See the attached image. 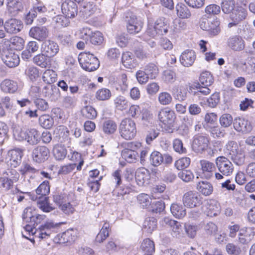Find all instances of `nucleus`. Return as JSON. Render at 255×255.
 <instances>
[{
	"mask_svg": "<svg viewBox=\"0 0 255 255\" xmlns=\"http://www.w3.org/2000/svg\"><path fill=\"white\" fill-rule=\"evenodd\" d=\"M173 99L171 95L167 92H160L158 95V101L162 106H166L170 104Z\"/></svg>",
	"mask_w": 255,
	"mask_h": 255,
	"instance_id": "46",
	"label": "nucleus"
},
{
	"mask_svg": "<svg viewBox=\"0 0 255 255\" xmlns=\"http://www.w3.org/2000/svg\"><path fill=\"white\" fill-rule=\"evenodd\" d=\"M219 123L222 127L227 128L233 124V117L229 114H224L219 118Z\"/></svg>",
	"mask_w": 255,
	"mask_h": 255,
	"instance_id": "48",
	"label": "nucleus"
},
{
	"mask_svg": "<svg viewBox=\"0 0 255 255\" xmlns=\"http://www.w3.org/2000/svg\"><path fill=\"white\" fill-rule=\"evenodd\" d=\"M59 46L57 43L51 40H46L41 45V51L49 57H53L59 51Z\"/></svg>",
	"mask_w": 255,
	"mask_h": 255,
	"instance_id": "16",
	"label": "nucleus"
},
{
	"mask_svg": "<svg viewBox=\"0 0 255 255\" xmlns=\"http://www.w3.org/2000/svg\"><path fill=\"white\" fill-rule=\"evenodd\" d=\"M63 14L68 18L74 17L78 13L77 4L71 0H64L61 4Z\"/></svg>",
	"mask_w": 255,
	"mask_h": 255,
	"instance_id": "15",
	"label": "nucleus"
},
{
	"mask_svg": "<svg viewBox=\"0 0 255 255\" xmlns=\"http://www.w3.org/2000/svg\"><path fill=\"white\" fill-rule=\"evenodd\" d=\"M49 58L44 53H40L33 57V62L41 68H47L51 65V61Z\"/></svg>",
	"mask_w": 255,
	"mask_h": 255,
	"instance_id": "27",
	"label": "nucleus"
},
{
	"mask_svg": "<svg viewBox=\"0 0 255 255\" xmlns=\"http://www.w3.org/2000/svg\"><path fill=\"white\" fill-rule=\"evenodd\" d=\"M49 154V150L45 146H38L33 149L32 152L33 160L38 163L44 162L48 158Z\"/></svg>",
	"mask_w": 255,
	"mask_h": 255,
	"instance_id": "12",
	"label": "nucleus"
},
{
	"mask_svg": "<svg viewBox=\"0 0 255 255\" xmlns=\"http://www.w3.org/2000/svg\"><path fill=\"white\" fill-rule=\"evenodd\" d=\"M78 60L82 68L89 72L96 70L100 66L98 59L89 52L81 53Z\"/></svg>",
	"mask_w": 255,
	"mask_h": 255,
	"instance_id": "2",
	"label": "nucleus"
},
{
	"mask_svg": "<svg viewBox=\"0 0 255 255\" xmlns=\"http://www.w3.org/2000/svg\"><path fill=\"white\" fill-rule=\"evenodd\" d=\"M111 96L112 93L107 88H102L98 90L96 93V98L100 101L108 100Z\"/></svg>",
	"mask_w": 255,
	"mask_h": 255,
	"instance_id": "54",
	"label": "nucleus"
},
{
	"mask_svg": "<svg viewBox=\"0 0 255 255\" xmlns=\"http://www.w3.org/2000/svg\"><path fill=\"white\" fill-rule=\"evenodd\" d=\"M201 197L196 192L189 191L183 196V203L185 206L189 208L197 207L201 203Z\"/></svg>",
	"mask_w": 255,
	"mask_h": 255,
	"instance_id": "8",
	"label": "nucleus"
},
{
	"mask_svg": "<svg viewBox=\"0 0 255 255\" xmlns=\"http://www.w3.org/2000/svg\"><path fill=\"white\" fill-rule=\"evenodd\" d=\"M233 126L236 131L243 133H248L252 130L251 123L248 120L241 117H237L234 120Z\"/></svg>",
	"mask_w": 255,
	"mask_h": 255,
	"instance_id": "14",
	"label": "nucleus"
},
{
	"mask_svg": "<svg viewBox=\"0 0 255 255\" xmlns=\"http://www.w3.org/2000/svg\"><path fill=\"white\" fill-rule=\"evenodd\" d=\"M177 15L182 18H189L191 13L188 8L184 4H178L176 7Z\"/></svg>",
	"mask_w": 255,
	"mask_h": 255,
	"instance_id": "42",
	"label": "nucleus"
},
{
	"mask_svg": "<svg viewBox=\"0 0 255 255\" xmlns=\"http://www.w3.org/2000/svg\"><path fill=\"white\" fill-rule=\"evenodd\" d=\"M7 6L10 13L20 11L22 8V2L20 0H7Z\"/></svg>",
	"mask_w": 255,
	"mask_h": 255,
	"instance_id": "45",
	"label": "nucleus"
},
{
	"mask_svg": "<svg viewBox=\"0 0 255 255\" xmlns=\"http://www.w3.org/2000/svg\"><path fill=\"white\" fill-rule=\"evenodd\" d=\"M209 140L207 137L199 135L194 137L192 147L194 151L197 153H203L207 150Z\"/></svg>",
	"mask_w": 255,
	"mask_h": 255,
	"instance_id": "11",
	"label": "nucleus"
},
{
	"mask_svg": "<svg viewBox=\"0 0 255 255\" xmlns=\"http://www.w3.org/2000/svg\"><path fill=\"white\" fill-rule=\"evenodd\" d=\"M228 46L233 50L240 51L245 48V41L239 36H233L230 37L227 41Z\"/></svg>",
	"mask_w": 255,
	"mask_h": 255,
	"instance_id": "20",
	"label": "nucleus"
},
{
	"mask_svg": "<svg viewBox=\"0 0 255 255\" xmlns=\"http://www.w3.org/2000/svg\"><path fill=\"white\" fill-rule=\"evenodd\" d=\"M29 35L39 41L45 40L48 35V31L46 27L35 26L32 27L29 31Z\"/></svg>",
	"mask_w": 255,
	"mask_h": 255,
	"instance_id": "18",
	"label": "nucleus"
},
{
	"mask_svg": "<svg viewBox=\"0 0 255 255\" xmlns=\"http://www.w3.org/2000/svg\"><path fill=\"white\" fill-rule=\"evenodd\" d=\"M170 211L172 215L176 218H183L186 215V210L182 206L177 204H173L170 207Z\"/></svg>",
	"mask_w": 255,
	"mask_h": 255,
	"instance_id": "35",
	"label": "nucleus"
},
{
	"mask_svg": "<svg viewBox=\"0 0 255 255\" xmlns=\"http://www.w3.org/2000/svg\"><path fill=\"white\" fill-rule=\"evenodd\" d=\"M40 139V135L38 131L34 128L27 130L26 139L27 141L31 145L37 144Z\"/></svg>",
	"mask_w": 255,
	"mask_h": 255,
	"instance_id": "29",
	"label": "nucleus"
},
{
	"mask_svg": "<svg viewBox=\"0 0 255 255\" xmlns=\"http://www.w3.org/2000/svg\"><path fill=\"white\" fill-rule=\"evenodd\" d=\"M140 248L144 252V255L152 254L155 251L154 242L149 239L144 240L141 243Z\"/></svg>",
	"mask_w": 255,
	"mask_h": 255,
	"instance_id": "34",
	"label": "nucleus"
},
{
	"mask_svg": "<svg viewBox=\"0 0 255 255\" xmlns=\"http://www.w3.org/2000/svg\"><path fill=\"white\" fill-rule=\"evenodd\" d=\"M1 58L3 63L9 68L15 67L19 64V55L12 50L3 51Z\"/></svg>",
	"mask_w": 255,
	"mask_h": 255,
	"instance_id": "10",
	"label": "nucleus"
},
{
	"mask_svg": "<svg viewBox=\"0 0 255 255\" xmlns=\"http://www.w3.org/2000/svg\"><path fill=\"white\" fill-rule=\"evenodd\" d=\"M39 123L43 128L49 129L53 125L54 121L53 118L49 115H43L39 117Z\"/></svg>",
	"mask_w": 255,
	"mask_h": 255,
	"instance_id": "41",
	"label": "nucleus"
},
{
	"mask_svg": "<svg viewBox=\"0 0 255 255\" xmlns=\"http://www.w3.org/2000/svg\"><path fill=\"white\" fill-rule=\"evenodd\" d=\"M218 170L225 176L230 175L234 171L232 162L224 156L218 157L215 160Z\"/></svg>",
	"mask_w": 255,
	"mask_h": 255,
	"instance_id": "7",
	"label": "nucleus"
},
{
	"mask_svg": "<svg viewBox=\"0 0 255 255\" xmlns=\"http://www.w3.org/2000/svg\"><path fill=\"white\" fill-rule=\"evenodd\" d=\"M220 22L217 17L206 18H203L200 22V27L207 31L211 36L218 35L221 31Z\"/></svg>",
	"mask_w": 255,
	"mask_h": 255,
	"instance_id": "4",
	"label": "nucleus"
},
{
	"mask_svg": "<svg viewBox=\"0 0 255 255\" xmlns=\"http://www.w3.org/2000/svg\"><path fill=\"white\" fill-rule=\"evenodd\" d=\"M167 221L169 223V225L172 228V235L174 237H177L181 234L182 232V226L180 223L174 220H169L165 219V221Z\"/></svg>",
	"mask_w": 255,
	"mask_h": 255,
	"instance_id": "53",
	"label": "nucleus"
},
{
	"mask_svg": "<svg viewBox=\"0 0 255 255\" xmlns=\"http://www.w3.org/2000/svg\"><path fill=\"white\" fill-rule=\"evenodd\" d=\"M127 28L128 32L135 34L138 33L143 27V23L140 19L133 14L126 17Z\"/></svg>",
	"mask_w": 255,
	"mask_h": 255,
	"instance_id": "9",
	"label": "nucleus"
},
{
	"mask_svg": "<svg viewBox=\"0 0 255 255\" xmlns=\"http://www.w3.org/2000/svg\"><path fill=\"white\" fill-rule=\"evenodd\" d=\"M27 130H23L19 127H15L13 128V134L15 139L22 141L26 139Z\"/></svg>",
	"mask_w": 255,
	"mask_h": 255,
	"instance_id": "59",
	"label": "nucleus"
},
{
	"mask_svg": "<svg viewBox=\"0 0 255 255\" xmlns=\"http://www.w3.org/2000/svg\"><path fill=\"white\" fill-rule=\"evenodd\" d=\"M53 154L57 160H62L66 157L67 150L64 146L57 144L53 148Z\"/></svg>",
	"mask_w": 255,
	"mask_h": 255,
	"instance_id": "44",
	"label": "nucleus"
},
{
	"mask_svg": "<svg viewBox=\"0 0 255 255\" xmlns=\"http://www.w3.org/2000/svg\"><path fill=\"white\" fill-rule=\"evenodd\" d=\"M205 212L207 216L214 217L217 216L220 213L221 208L218 202L215 200L208 201L205 206Z\"/></svg>",
	"mask_w": 255,
	"mask_h": 255,
	"instance_id": "26",
	"label": "nucleus"
},
{
	"mask_svg": "<svg viewBox=\"0 0 255 255\" xmlns=\"http://www.w3.org/2000/svg\"><path fill=\"white\" fill-rule=\"evenodd\" d=\"M9 42L10 46L17 50H21L24 44L23 39L18 36H14L10 38Z\"/></svg>",
	"mask_w": 255,
	"mask_h": 255,
	"instance_id": "50",
	"label": "nucleus"
},
{
	"mask_svg": "<svg viewBox=\"0 0 255 255\" xmlns=\"http://www.w3.org/2000/svg\"><path fill=\"white\" fill-rule=\"evenodd\" d=\"M4 27L7 33L15 34L22 29L23 25L20 20L15 18H11L5 22Z\"/></svg>",
	"mask_w": 255,
	"mask_h": 255,
	"instance_id": "17",
	"label": "nucleus"
},
{
	"mask_svg": "<svg viewBox=\"0 0 255 255\" xmlns=\"http://www.w3.org/2000/svg\"><path fill=\"white\" fill-rule=\"evenodd\" d=\"M58 226L59 224L57 223H54L52 221L47 222L40 226L38 229L35 230L34 236L40 239L48 238Z\"/></svg>",
	"mask_w": 255,
	"mask_h": 255,
	"instance_id": "6",
	"label": "nucleus"
},
{
	"mask_svg": "<svg viewBox=\"0 0 255 255\" xmlns=\"http://www.w3.org/2000/svg\"><path fill=\"white\" fill-rule=\"evenodd\" d=\"M158 118L163 124L172 127L176 119V115L174 111L164 108L159 112Z\"/></svg>",
	"mask_w": 255,
	"mask_h": 255,
	"instance_id": "13",
	"label": "nucleus"
},
{
	"mask_svg": "<svg viewBox=\"0 0 255 255\" xmlns=\"http://www.w3.org/2000/svg\"><path fill=\"white\" fill-rule=\"evenodd\" d=\"M22 152L18 149L9 150L7 155V162L11 167H16L21 162Z\"/></svg>",
	"mask_w": 255,
	"mask_h": 255,
	"instance_id": "21",
	"label": "nucleus"
},
{
	"mask_svg": "<svg viewBox=\"0 0 255 255\" xmlns=\"http://www.w3.org/2000/svg\"><path fill=\"white\" fill-rule=\"evenodd\" d=\"M253 228H244L240 230L239 234V242L243 245L248 244L252 240V236L254 235L253 234Z\"/></svg>",
	"mask_w": 255,
	"mask_h": 255,
	"instance_id": "24",
	"label": "nucleus"
},
{
	"mask_svg": "<svg viewBox=\"0 0 255 255\" xmlns=\"http://www.w3.org/2000/svg\"><path fill=\"white\" fill-rule=\"evenodd\" d=\"M200 165L202 173L206 179H210L215 170V164L210 161L202 159L200 161Z\"/></svg>",
	"mask_w": 255,
	"mask_h": 255,
	"instance_id": "19",
	"label": "nucleus"
},
{
	"mask_svg": "<svg viewBox=\"0 0 255 255\" xmlns=\"http://www.w3.org/2000/svg\"><path fill=\"white\" fill-rule=\"evenodd\" d=\"M50 192V186L48 181H44L36 190V193L40 196L37 200V205L39 209L44 212H50L55 208L48 202V198L46 196Z\"/></svg>",
	"mask_w": 255,
	"mask_h": 255,
	"instance_id": "1",
	"label": "nucleus"
},
{
	"mask_svg": "<svg viewBox=\"0 0 255 255\" xmlns=\"http://www.w3.org/2000/svg\"><path fill=\"white\" fill-rule=\"evenodd\" d=\"M178 177L185 182L192 181L194 177L193 173L189 170H182L178 174Z\"/></svg>",
	"mask_w": 255,
	"mask_h": 255,
	"instance_id": "63",
	"label": "nucleus"
},
{
	"mask_svg": "<svg viewBox=\"0 0 255 255\" xmlns=\"http://www.w3.org/2000/svg\"><path fill=\"white\" fill-rule=\"evenodd\" d=\"M247 15V10L242 6H237L230 14L231 22L228 24V28L237 26Z\"/></svg>",
	"mask_w": 255,
	"mask_h": 255,
	"instance_id": "5",
	"label": "nucleus"
},
{
	"mask_svg": "<svg viewBox=\"0 0 255 255\" xmlns=\"http://www.w3.org/2000/svg\"><path fill=\"white\" fill-rule=\"evenodd\" d=\"M117 129L116 123L110 120L105 121L102 125V130L107 134H113Z\"/></svg>",
	"mask_w": 255,
	"mask_h": 255,
	"instance_id": "32",
	"label": "nucleus"
},
{
	"mask_svg": "<svg viewBox=\"0 0 255 255\" xmlns=\"http://www.w3.org/2000/svg\"><path fill=\"white\" fill-rule=\"evenodd\" d=\"M197 189L205 196L210 195L213 192L212 184L207 181L199 182L197 185Z\"/></svg>",
	"mask_w": 255,
	"mask_h": 255,
	"instance_id": "31",
	"label": "nucleus"
},
{
	"mask_svg": "<svg viewBox=\"0 0 255 255\" xmlns=\"http://www.w3.org/2000/svg\"><path fill=\"white\" fill-rule=\"evenodd\" d=\"M234 0H223L221 3V8L226 14H230L236 8Z\"/></svg>",
	"mask_w": 255,
	"mask_h": 255,
	"instance_id": "43",
	"label": "nucleus"
},
{
	"mask_svg": "<svg viewBox=\"0 0 255 255\" xmlns=\"http://www.w3.org/2000/svg\"><path fill=\"white\" fill-rule=\"evenodd\" d=\"M144 71L146 75L151 79H155L158 74V70L157 67L153 63H149L146 65L144 69Z\"/></svg>",
	"mask_w": 255,
	"mask_h": 255,
	"instance_id": "47",
	"label": "nucleus"
},
{
	"mask_svg": "<svg viewBox=\"0 0 255 255\" xmlns=\"http://www.w3.org/2000/svg\"><path fill=\"white\" fill-rule=\"evenodd\" d=\"M162 79L164 81L168 84L173 83L177 79L176 73L172 70H166L163 72Z\"/></svg>",
	"mask_w": 255,
	"mask_h": 255,
	"instance_id": "52",
	"label": "nucleus"
},
{
	"mask_svg": "<svg viewBox=\"0 0 255 255\" xmlns=\"http://www.w3.org/2000/svg\"><path fill=\"white\" fill-rule=\"evenodd\" d=\"M89 39L90 43L94 45H100L104 41L103 34L99 31L92 32Z\"/></svg>",
	"mask_w": 255,
	"mask_h": 255,
	"instance_id": "56",
	"label": "nucleus"
},
{
	"mask_svg": "<svg viewBox=\"0 0 255 255\" xmlns=\"http://www.w3.org/2000/svg\"><path fill=\"white\" fill-rule=\"evenodd\" d=\"M42 93L44 97L53 101L57 100L60 94L58 88L54 85L44 86L42 90Z\"/></svg>",
	"mask_w": 255,
	"mask_h": 255,
	"instance_id": "22",
	"label": "nucleus"
},
{
	"mask_svg": "<svg viewBox=\"0 0 255 255\" xmlns=\"http://www.w3.org/2000/svg\"><path fill=\"white\" fill-rule=\"evenodd\" d=\"M0 88L4 93L13 94L17 91L18 86L16 82L6 79L1 82Z\"/></svg>",
	"mask_w": 255,
	"mask_h": 255,
	"instance_id": "25",
	"label": "nucleus"
},
{
	"mask_svg": "<svg viewBox=\"0 0 255 255\" xmlns=\"http://www.w3.org/2000/svg\"><path fill=\"white\" fill-rule=\"evenodd\" d=\"M137 201L143 208H148L151 203L150 198L146 194H139L137 196Z\"/></svg>",
	"mask_w": 255,
	"mask_h": 255,
	"instance_id": "60",
	"label": "nucleus"
},
{
	"mask_svg": "<svg viewBox=\"0 0 255 255\" xmlns=\"http://www.w3.org/2000/svg\"><path fill=\"white\" fill-rule=\"evenodd\" d=\"M149 160L152 166L157 167L163 162V156L159 151H153L150 154Z\"/></svg>",
	"mask_w": 255,
	"mask_h": 255,
	"instance_id": "33",
	"label": "nucleus"
},
{
	"mask_svg": "<svg viewBox=\"0 0 255 255\" xmlns=\"http://www.w3.org/2000/svg\"><path fill=\"white\" fill-rule=\"evenodd\" d=\"M157 226V221L156 219L153 217L147 218L143 223V230L144 231L151 233Z\"/></svg>",
	"mask_w": 255,
	"mask_h": 255,
	"instance_id": "36",
	"label": "nucleus"
},
{
	"mask_svg": "<svg viewBox=\"0 0 255 255\" xmlns=\"http://www.w3.org/2000/svg\"><path fill=\"white\" fill-rule=\"evenodd\" d=\"M19 171L23 175L29 174H34L39 172V170L31 166L27 163H23Z\"/></svg>",
	"mask_w": 255,
	"mask_h": 255,
	"instance_id": "61",
	"label": "nucleus"
},
{
	"mask_svg": "<svg viewBox=\"0 0 255 255\" xmlns=\"http://www.w3.org/2000/svg\"><path fill=\"white\" fill-rule=\"evenodd\" d=\"M195 59V52L192 50H187L181 55L180 61L183 66L188 67L193 65Z\"/></svg>",
	"mask_w": 255,
	"mask_h": 255,
	"instance_id": "23",
	"label": "nucleus"
},
{
	"mask_svg": "<svg viewBox=\"0 0 255 255\" xmlns=\"http://www.w3.org/2000/svg\"><path fill=\"white\" fill-rule=\"evenodd\" d=\"M53 21L55 23L57 27L68 26L70 21L68 17L65 15H59L55 16L53 18Z\"/></svg>",
	"mask_w": 255,
	"mask_h": 255,
	"instance_id": "58",
	"label": "nucleus"
},
{
	"mask_svg": "<svg viewBox=\"0 0 255 255\" xmlns=\"http://www.w3.org/2000/svg\"><path fill=\"white\" fill-rule=\"evenodd\" d=\"M33 103L36 107V109L40 111L45 112L49 109L48 103L42 98H37L34 100Z\"/></svg>",
	"mask_w": 255,
	"mask_h": 255,
	"instance_id": "55",
	"label": "nucleus"
},
{
	"mask_svg": "<svg viewBox=\"0 0 255 255\" xmlns=\"http://www.w3.org/2000/svg\"><path fill=\"white\" fill-rule=\"evenodd\" d=\"M190 164V159L189 157H183L176 161L175 166L178 170H183L187 168Z\"/></svg>",
	"mask_w": 255,
	"mask_h": 255,
	"instance_id": "64",
	"label": "nucleus"
},
{
	"mask_svg": "<svg viewBox=\"0 0 255 255\" xmlns=\"http://www.w3.org/2000/svg\"><path fill=\"white\" fill-rule=\"evenodd\" d=\"M25 73L32 82H34L39 77V69L34 66H30L25 70Z\"/></svg>",
	"mask_w": 255,
	"mask_h": 255,
	"instance_id": "40",
	"label": "nucleus"
},
{
	"mask_svg": "<svg viewBox=\"0 0 255 255\" xmlns=\"http://www.w3.org/2000/svg\"><path fill=\"white\" fill-rule=\"evenodd\" d=\"M172 94L174 98L180 102L185 101L187 97V92L183 88H181L178 86H174L172 88Z\"/></svg>",
	"mask_w": 255,
	"mask_h": 255,
	"instance_id": "30",
	"label": "nucleus"
},
{
	"mask_svg": "<svg viewBox=\"0 0 255 255\" xmlns=\"http://www.w3.org/2000/svg\"><path fill=\"white\" fill-rule=\"evenodd\" d=\"M164 203L162 201H160L151 202L148 209L153 213H160L164 210Z\"/></svg>",
	"mask_w": 255,
	"mask_h": 255,
	"instance_id": "57",
	"label": "nucleus"
},
{
	"mask_svg": "<svg viewBox=\"0 0 255 255\" xmlns=\"http://www.w3.org/2000/svg\"><path fill=\"white\" fill-rule=\"evenodd\" d=\"M154 27L158 34L163 35L167 33L168 30L167 20L164 17L158 18L155 22Z\"/></svg>",
	"mask_w": 255,
	"mask_h": 255,
	"instance_id": "28",
	"label": "nucleus"
},
{
	"mask_svg": "<svg viewBox=\"0 0 255 255\" xmlns=\"http://www.w3.org/2000/svg\"><path fill=\"white\" fill-rule=\"evenodd\" d=\"M116 108L120 111H123L128 108V101L123 97H118L115 100Z\"/></svg>",
	"mask_w": 255,
	"mask_h": 255,
	"instance_id": "62",
	"label": "nucleus"
},
{
	"mask_svg": "<svg viewBox=\"0 0 255 255\" xmlns=\"http://www.w3.org/2000/svg\"><path fill=\"white\" fill-rule=\"evenodd\" d=\"M200 83L205 86H211L214 82V79L211 73L208 71L202 72L199 79Z\"/></svg>",
	"mask_w": 255,
	"mask_h": 255,
	"instance_id": "51",
	"label": "nucleus"
},
{
	"mask_svg": "<svg viewBox=\"0 0 255 255\" xmlns=\"http://www.w3.org/2000/svg\"><path fill=\"white\" fill-rule=\"evenodd\" d=\"M121 154L122 157L129 163L135 162L138 156L136 151H129L127 149H123Z\"/></svg>",
	"mask_w": 255,
	"mask_h": 255,
	"instance_id": "39",
	"label": "nucleus"
},
{
	"mask_svg": "<svg viewBox=\"0 0 255 255\" xmlns=\"http://www.w3.org/2000/svg\"><path fill=\"white\" fill-rule=\"evenodd\" d=\"M194 119L191 117L185 116L182 120V125L180 127V130L182 128L183 132L182 134L184 135H187L189 130V128L193 125Z\"/></svg>",
	"mask_w": 255,
	"mask_h": 255,
	"instance_id": "37",
	"label": "nucleus"
},
{
	"mask_svg": "<svg viewBox=\"0 0 255 255\" xmlns=\"http://www.w3.org/2000/svg\"><path fill=\"white\" fill-rule=\"evenodd\" d=\"M82 116L89 119H94L97 117V113L96 110L90 106L84 107L81 110Z\"/></svg>",
	"mask_w": 255,
	"mask_h": 255,
	"instance_id": "49",
	"label": "nucleus"
},
{
	"mask_svg": "<svg viewBox=\"0 0 255 255\" xmlns=\"http://www.w3.org/2000/svg\"><path fill=\"white\" fill-rule=\"evenodd\" d=\"M121 136L126 140H131L134 137L136 133L135 122L129 118L123 120L119 126Z\"/></svg>",
	"mask_w": 255,
	"mask_h": 255,
	"instance_id": "3",
	"label": "nucleus"
},
{
	"mask_svg": "<svg viewBox=\"0 0 255 255\" xmlns=\"http://www.w3.org/2000/svg\"><path fill=\"white\" fill-rule=\"evenodd\" d=\"M42 79L44 82L50 85L56 81L57 74L53 70L47 69L43 72Z\"/></svg>",
	"mask_w": 255,
	"mask_h": 255,
	"instance_id": "38",
	"label": "nucleus"
}]
</instances>
